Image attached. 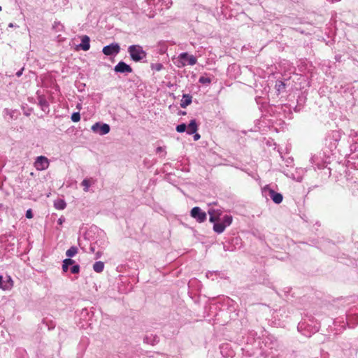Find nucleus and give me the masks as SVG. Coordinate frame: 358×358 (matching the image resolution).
I'll list each match as a JSON object with an SVG mask.
<instances>
[{"label": "nucleus", "instance_id": "3c124183", "mask_svg": "<svg viewBox=\"0 0 358 358\" xmlns=\"http://www.w3.org/2000/svg\"><path fill=\"white\" fill-rule=\"evenodd\" d=\"M3 277L2 275H0V288L2 287V285H3Z\"/></svg>", "mask_w": 358, "mask_h": 358}, {"label": "nucleus", "instance_id": "4d7b16f0", "mask_svg": "<svg viewBox=\"0 0 358 358\" xmlns=\"http://www.w3.org/2000/svg\"><path fill=\"white\" fill-rule=\"evenodd\" d=\"M280 312L285 313V310L284 308H280L279 310H278V313H280Z\"/></svg>", "mask_w": 358, "mask_h": 358}, {"label": "nucleus", "instance_id": "72a5a7b5", "mask_svg": "<svg viewBox=\"0 0 358 358\" xmlns=\"http://www.w3.org/2000/svg\"><path fill=\"white\" fill-rule=\"evenodd\" d=\"M81 185L84 187L83 189H84L85 192H88L89 191V187L90 186V182L88 179H84L82 181Z\"/></svg>", "mask_w": 358, "mask_h": 358}, {"label": "nucleus", "instance_id": "9d476101", "mask_svg": "<svg viewBox=\"0 0 358 358\" xmlns=\"http://www.w3.org/2000/svg\"><path fill=\"white\" fill-rule=\"evenodd\" d=\"M34 166L37 170H45L49 166L48 159L44 156H38L36 159Z\"/></svg>", "mask_w": 358, "mask_h": 358}, {"label": "nucleus", "instance_id": "4be33fe9", "mask_svg": "<svg viewBox=\"0 0 358 358\" xmlns=\"http://www.w3.org/2000/svg\"><path fill=\"white\" fill-rule=\"evenodd\" d=\"M286 87L285 83L282 80H277L275 82V88L278 94L285 90Z\"/></svg>", "mask_w": 358, "mask_h": 358}, {"label": "nucleus", "instance_id": "412c9836", "mask_svg": "<svg viewBox=\"0 0 358 358\" xmlns=\"http://www.w3.org/2000/svg\"><path fill=\"white\" fill-rule=\"evenodd\" d=\"M54 206L57 210H64L66 206V203L63 199H57L55 201Z\"/></svg>", "mask_w": 358, "mask_h": 358}, {"label": "nucleus", "instance_id": "5fc2aeb1", "mask_svg": "<svg viewBox=\"0 0 358 358\" xmlns=\"http://www.w3.org/2000/svg\"><path fill=\"white\" fill-rule=\"evenodd\" d=\"M101 257V252H97L96 253V259H98Z\"/></svg>", "mask_w": 358, "mask_h": 358}, {"label": "nucleus", "instance_id": "09e8293b", "mask_svg": "<svg viewBox=\"0 0 358 358\" xmlns=\"http://www.w3.org/2000/svg\"><path fill=\"white\" fill-rule=\"evenodd\" d=\"M335 59H336L337 62H341V55H336V57H335Z\"/></svg>", "mask_w": 358, "mask_h": 358}, {"label": "nucleus", "instance_id": "423d86ee", "mask_svg": "<svg viewBox=\"0 0 358 358\" xmlns=\"http://www.w3.org/2000/svg\"><path fill=\"white\" fill-rule=\"evenodd\" d=\"M91 129L94 133L103 136L110 132V127L109 124L106 123H101L99 122L94 124L92 126Z\"/></svg>", "mask_w": 358, "mask_h": 358}, {"label": "nucleus", "instance_id": "49530a36", "mask_svg": "<svg viewBox=\"0 0 358 358\" xmlns=\"http://www.w3.org/2000/svg\"><path fill=\"white\" fill-rule=\"evenodd\" d=\"M194 141H198L200 138H201V136L200 134H197L196 132L195 134H194Z\"/></svg>", "mask_w": 358, "mask_h": 358}, {"label": "nucleus", "instance_id": "ddd939ff", "mask_svg": "<svg viewBox=\"0 0 358 358\" xmlns=\"http://www.w3.org/2000/svg\"><path fill=\"white\" fill-rule=\"evenodd\" d=\"M38 105L41 107V110L45 113H48L50 112V105L48 101L46 100L45 96L40 95L38 97Z\"/></svg>", "mask_w": 358, "mask_h": 358}, {"label": "nucleus", "instance_id": "2eb2a0df", "mask_svg": "<svg viewBox=\"0 0 358 358\" xmlns=\"http://www.w3.org/2000/svg\"><path fill=\"white\" fill-rule=\"evenodd\" d=\"M198 130V124L195 119L192 120L188 126H187V134L189 135L194 134Z\"/></svg>", "mask_w": 358, "mask_h": 358}, {"label": "nucleus", "instance_id": "58836bf2", "mask_svg": "<svg viewBox=\"0 0 358 358\" xmlns=\"http://www.w3.org/2000/svg\"><path fill=\"white\" fill-rule=\"evenodd\" d=\"M1 289H3V290H10L12 288L10 287V285L7 283L6 281H3Z\"/></svg>", "mask_w": 358, "mask_h": 358}, {"label": "nucleus", "instance_id": "f257e3e1", "mask_svg": "<svg viewBox=\"0 0 358 358\" xmlns=\"http://www.w3.org/2000/svg\"><path fill=\"white\" fill-rule=\"evenodd\" d=\"M127 52L131 60L134 62H145L147 52L140 45H131L128 47Z\"/></svg>", "mask_w": 358, "mask_h": 358}, {"label": "nucleus", "instance_id": "f03ea898", "mask_svg": "<svg viewBox=\"0 0 358 358\" xmlns=\"http://www.w3.org/2000/svg\"><path fill=\"white\" fill-rule=\"evenodd\" d=\"M196 62L197 59L194 56L189 55L187 52H182L174 63L178 67L181 68L186 65L193 66L196 64Z\"/></svg>", "mask_w": 358, "mask_h": 358}, {"label": "nucleus", "instance_id": "052dcab7", "mask_svg": "<svg viewBox=\"0 0 358 358\" xmlns=\"http://www.w3.org/2000/svg\"><path fill=\"white\" fill-rule=\"evenodd\" d=\"M302 334H303V335H305L306 336H310V335H308L306 332H302Z\"/></svg>", "mask_w": 358, "mask_h": 358}, {"label": "nucleus", "instance_id": "603ef678", "mask_svg": "<svg viewBox=\"0 0 358 358\" xmlns=\"http://www.w3.org/2000/svg\"><path fill=\"white\" fill-rule=\"evenodd\" d=\"M8 27H17L18 26H17V25H16V24H14L13 23H10V24H8Z\"/></svg>", "mask_w": 358, "mask_h": 358}, {"label": "nucleus", "instance_id": "9b49d317", "mask_svg": "<svg viewBox=\"0 0 358 358\" xmlns=\"http://www.w3.org/2000/svg\"><path fill=\"white\" fill-rule=\"evenodd\" d=\"M220 353L224 357H233L235 355V352L229 343H222L220 347Z\"/></svg>", "mask_w": 358, "mask_h": 358}, {"label": "nucleus", "instance_id": "2f4dec72", "mask_svg": "<svg viewBox=\"0 0 358 358\" xmlns=\"http://www.w3.org/2000/svg\"><path fill=\"white\" fill-rule=\"evenodd\" d=\"M52 28L55 29L57 31H61L64 29V26L60 23V22H55Z\"/></svg>", "mask_w": 358, "mask_h": 358}, {"label": "nucleus", "instance_id": "bf43d9fd", "mask_svg": "<svg viewBox=\"0 0 358 358\" xmlns=\"http://www.w3.org/2000/svg\"><path fill=\"white\" fill-rule=\"evenodd\" d=\"M314 328H315V331H317L319 330V327H318L315 326Z\"/></svg>", "mask_w": 358, "mask_h": 358}, {"label": "nucleus", "instance_id": "a878e982", "mask_svg": "<svg viewBox=\"0 0 358 358\" xmlns=\"http://www.w3.org/2000/svg\"><path fill=\"white\" fill-rule=\"evenodd\" d=\"M3 112L7 115H9L11 119H16L17 118V115H15V113H17V110H10L8 108H5Z\"/></svg>", "mask_w": 358, "mask_h": 358}, {"label": "nucleus", "instance_id": "37998d69", "mask_svg": "<svg viewBox=\"0 0 358 358\" xmlns=\"http://www.w3.org/2000/svg\"><path fill=\"white\" fill-rule=\"evenodd\" d=\"M65 222V218L63 216H61L58 220H57V224H59V225H62L63 224V222Z\"/></svg>", "mask_w": 358, "mask_h": 358}, {"label": "nucleus", "instance_id": "7ed1b4c3", "mask_svg": "<svg viewBox=\"0 0 358 358\" xmlns=\"http://www.w3.org/2000/svg\"><path fill=\"white\" fill-rule=\"evenodd\" d=\"M232 220L233 217L231 215H224L221 222L219 221L213 224V231L217 234H222L227 227L231 225Z\"/></svg>", "mask_w": 358, "mask_h": 358}, {"label": "nucleus", "instance_id": "e2e57ef3", "mask_svg": "<svg viewBox=\"0 0 358 358\" xmlns=\"http://www.w3.org/2000/svg\"><path fill=\"white\" fill-rule=\"evenodd\" d=\"M290 177L292 178V179H295V178L293 176V174Z\"/></svg>", "mask_w": 358, "mask_h": 358}, {"label": "nucleus", "instance_id": "6e6d98bb", "mask_svg": "<svg viewBox=\"0 0 358 358\" xmlns=\"http://www.w3.org/2000/svg\"><path fill=\"white\" fill-rule=\"evenodd\" d=\"M294 110L295 112H299L300 111V108H298L297 106H296Z\"/></svg>", "mask_w": 358, "mask_h": 358}, {"label": "nucleus", "instance_id": "f8f14e48", "mask_svg": "<svg viewBox=\"0 0 358 358\" xmlns=\"http://www.w3.org/2000/svg\"><path fill=\"white\" fill-rule=\"evenodd\" d=\"M208 213L210 216L209 221L213 224L219 221H220V216L222 215L221 210H215L213 208H209L208 210Z\"/></svg>", "mask_w": 358, "mask_h": 358}, {"label": "nucleus", "instance_id": "0e129e2a", "mask_svg": "<svg viewBox=\"0 0 358 358\" xmlns=\"http://www.w3.org/2000/svg\"><path fill=\"white\" fill-rule=\"evenodd\" d=\"M1 10H2V7H1V6H0V11H1Z\"/></svg>", "mask_w": 358, "mask_h": 358}, {"label": "nucleus", "instance_id": "f704fd0d", "mask_svg": "<svg viewBox=\"0 0 358 358\" xmlns=\"http://www.w3.org/2000/svg\"><path fill=\"white\" fill-rule=\"evenodd\" d=\"M70 270L71 273L77 274L80 272V266L78 264H73Z\"/></svg>", "mask_w": 358, "mask_h": 358}, {"label": "nucleus", "instance_id": "f3484780", "mask_svg": "<svg viewBox=\"0 0 358 358\" xmlns=\"http://www.w3.org/2000/svg\"><path fill=\"white\" fill-rule=\"evenodd\" d=\"M192 96L189 94H183L182 99L180 102V107L185 108L187 106L191 104Z\"/></svg>", "mask_w": 358, "mask_h": 358}, {"label": "nucleus", "instance_id": "a19ab883", "mask_svg": "<svg viewBox=\"0 0 358 358\" xmlns=\"http://www.w3.org/2000/svg\"><path fill=\"white\" fill-rule=\"evenodd\" d=\"M156 152L160 153V152H164V155H166V151L163 147L159 146L156 148Z\"/></svg>", "mask_w": 358, "mask_h": 358}, {"label": "nucleus", "instance_id": "7c9ffc66", "mask_svg": "<svg viewBox=\"0 0 358 358\" xmlns=\"http://www.w3.org/2000/svg\"><path fill=\"white\" fill-rule=\"evenodd\" d=\"M176 130L178 133H183V132H185V131H187V125H186V124L182 123V124H178L176 126Z\"/></svg>", "mask_w": 358, "mask_h": 358}, {"label": "nucleus", "instance_id": "de8ad7c7", "mask_svg": "<svg viewBox=\"0 0 358 358\" xmlns=\"http://www.w3.org/2000/svg\"><path fill=\"white\" fill-rule=\"evenodd\" d=\"M155 15V13L154 11H150V14L148 15V16L150 17V18H152V17H154Z\"/></svg>", "mask_w": 358, "mask_h": 358}, {"label": "nucleus", "instance_id": "4c0bfd02", "mask_svg": "<svg viewBox=\"0 0 358 358\" xmlns=\"http://www.w3.org/2000/svg\"><path fill=\"white\" fill-rule=\"evenodd\" d=\"M63 263L69 266L71 265H73L75 263V261L71 259L70 257H69V258L64 259Z\"/></svg>", "mask_w": 358, "mask_h": 358}, {"label": "nucleus", "instance_id": "39448f33", "mask_svg": "<svg viewBox=\"0 0 358 358\" xmlns=\"http://www.w3.org/2000/svg\"><path fill=\"white\" fill-rule=\"evenodd\" d=\"M120 52V46L117 43H112L102 49V52L110 57H115Z\"/></svg>", "mask_w": 358, "mask_h": 358}, {"label": "nucleus", "instance_id": "cd10ccee", "mask_svg": "<svg viewBox=\"0 0 358 358\" xmlns=\"http://www.w3.org/2000/svg\"><path fill=\"white\" fill-rule=\"evenodd\" d=\"M257 336V334L255 331L251 330L248 332V336L247 342H252V341L255 340V338Z\"/></svg>", "mask_w": 358, "mask_h": 358}, {"label": "nucleus", "instance_id": "6e6552de", "mask_svg": "<svg viewBox=\"0 0 358 358\" xmlns=\"http://www.w3.org/2000/svg\"><path fill=\"white\" fill-rule=\"evenodd\" d=\"M116 73L128 74L133 72V69L130 65L127 64L123 61L119 62L113 69Z\"/></svg>", "mask_w": 358, "mask_h": 358}, {"label": "nucleus", "instance_id": "20e7f679", "mask_svg": "<svg viewBox=\"0 0 358 358\" xmlns=\"http://www.w3.org/2000/svg\"><path fill=\"white\" fill-rule=\"evenodd\" d=\"M190 216L199 223L204 222L207 219V214L199 206H195L190 210Z\"/></svg>", "mask_w": 358, "mask_h": 358}, {"label": "nucleus", "instance_id": "1a4fd4ad", "mask_svg": "<svg viewBox=\"0 0 358 358\" xmlns=\"http://www.w3.org/2000/svg\"><path fill=\"white\" fill-rule=\"evenodd\" d=\"M346 320L349 328H354L358 325V313L356 312V310H352L346 315Z\"/></svg>", "mask_w": 358, "mask_h": 358}, {"label": "nucleus", "instance_id": "79ce46f5", "mask_svg": "<svg viewBox=\"0 0 358 358\" xmlns=\"http://www.w3.org/2000/svg\"><path fill=\"white\" fill-rule=\"evenodd\" d=\"M6 281L7 282V283L10 285V287L11 288L13 287V281L10 276H8V279Z\"/></svg>", "mask_w": 358, "mask_h": 358}, {"label": "nucleus", "instance_id": "b1692460", "mask_svg": "<svg viewBox=\"0 0 358 358\" xmlns=\"http://www.w3.org/2000/svg\"><path fill=\"white\" fill-rule=\"evenodd\" d=\"M78 252V248L75 246H71L67 251L66 252V255L68 257H73Z\"/></svg>", "mask_w": 358, "mask_h": 358}, {"label": "nucleus", "instance_id": "680f3d73", "mask_svg": "<svg viewBox=\"0 0 358 358\" xmlns=\"http://www.w3.org/2000/svg\"><path fill=\"white\" fill-rule=\"evenodd\" d=\"M181 114H182V115H185V114H186V113H185V112H181Z\"/></svg>", "mask_w": 358, "mask_h": 358}, {"label": "nucleus", "instance_id": "e433bc0d", "mask_svg": "<svg viewBox=\"0 0 358 358\" xmlns=\"http://www.w3.org/2000/svg\"><path fill=\"white\" fill-rule=\"evenodd\" d=\"M306 327L307 324H306L305 322H301L299 323L297 327L298 331L302 332L303 330H304L306 328Z\"/></svg>", "mask_w": 358, "mask_h": 358}, {"label": "nucleus", "instance_id": "4468645a", "mask_svg": "<svg viewBox=\"0 0 358 358\" xmlns=\"http://www.w3.org/2000/svg\"><path fill=\"white\" fill-rule=\"evenodd\" d=\"M78 48L84 51H87L90 48V38L88 36H82L81 43L78 45Z\"/></svg>", "mask_w": 358, "mask_h": 358}, {"label": "nucleus", "instance_id": "a18cd8bd", "mask_svg": "<svg viewBox=\"0 0 358 358\" xmlns=\"http://www.w3.org/2000/svg\"><path fill=\"white\" fill-rule=\"evenodd\" d=\"M69 266L65 264H62V271L63 272H66L68 270H69Z\"/></svg>", "mask_w": 358, "mask_h": 358}, {"label": "nucleus", "instance_id": "c9c22d12", "mask_svg": "<svg viewBox=\"0 0 358 358\" xmlns=\"http://www.w3.org/2000/svg\"><path fill=\"white\" fill-rule=\"evenodd\" d=\"M14 249H15V244L14 243H6L5 244V250L7 252L13 251Z\"/></svg>", "mask_w": 358, "mask_h": 358}, {"label": "nucleus", "instance_id": "473e14b6", "mask_svg": "<svg viewBox=\"0 0 358 358\" xmlns=\"http://www.w3.org/2000/svg\"><path fill=\"white\" fill-rule=\"evenodd\" d=\"M71 120L73 122H78L80 120V114L79 112H74L72 113L71 117Z\"/></svg>", "mask_w": 358, "mask_h": 358}, {"label": "nucleus", "instance_id": "864d4df0", "mask_svg": "<svg viewBox=\"0 0 358 358\" xmlns=\"http://www.w3.org/2000/svg\"><path fill=\"white\" fill-rule=\"evenodd\" d=\"M223 249H224V250L227 251V250H229V247L226 245H224Z\"/></svg>", "mask_w": 358, "mask_h": 358}, {"label": "nucleus", "instance_id": "a211bd4d", "mask_svg": "<svg viewBox=\"0 0 358 358\" xmlns=\"http://www.w3.org/2000/svg\"><path fill=\"white\" fill-rule=\"evenodd\" d=\"M161 1L162 2V4H164V6H166V8H169L171 7V6L172 5L171 0H169L168 1H164V0H145V2L148 5H151L152 2H153V4L155 6H157Z\"/></svg>", "mask_w": 358, "mask_h": 358}, {"label": "nucleus", "instance_id": "aec40b11", "mask_svg": "<svg viewBox=\"0 0 358 358\" xmlns=\"http://www.w3.org/2000/svg\"><path fill=\"white\" fill-rule=\"evenodd\" d=\"M104 268V263L101 261L96 262L93 264V269L96 273H101Z\"/></svg>", "mask_w": 358, "mask_h": 358}, {"label": "nucleus", "instance_id": "6ab92c4d", "mask_svg": "<svg viewBox=\"0 0 358 358\" xmlns=\"http://www.w3.org/2000/svg\"><path fill=\"white\" fill-rule=\"evenodd\" d=\"M310 162L313 164V166H314V165L316 166H314L315 169H322L324 168V164L322 162L320 163L319 162V158L317 157L313 156L310 158Z\"/></svg>", "mask_w": 358, "mask_h": 358}, {"label": "nucleus", "instance_id": "c03bdc74", "mask_svg": "<svg viewBox=\"0 0 358 358\" xmlns=\"http://www.w3.org/2000/svg\"><path fill=\"white\" fill-rule=\"evenodd\" d=\"M24 68H22L20 70L16 72L15 75L17 77H20L23 73Z\"/></svg>", "mask_w": 358, "mask_h": 358}, {"label": "nucleus", "instance_id": "5701e85b", "mask_svg": "<svg viewBox=\"0 0 358 358\" xmlns=\"http://www.w3.org/2000/svg\"><path fill=\"white\" fill-rule=\"evenodd\" d=\"M144 341L147 343L155 345V343H158L159 338L157 336H152V335H151L150 336H146L144 338Z\"/></svg>", "mask_w": 358, "mask_h": 358}, {"label": "nucleus", "instance_id": "8fccbe9b", "mask_svg": "<svg viewBox=\"0 0 358 358\" xmlns=\"http://www.w3.org/2000/svg\"><path fill=\"white\" fill-rule=\"evenodd\" d=\"M90 252H94V251H95V247H94V245H90Z\"/></svg>", "mask_w": 358, "mask_h": 358}, {"label": "nucleus", "instance_id": "c85d7f7f", "mask_svg": "<svg viewBox=\"0 0 358 358\" xmlns=\"http://www.w3.org/2000/svg\"><path fill=\"white\" fill-rule=\"evenodd\" d=\"M221 275V273L220 271H208L206 273V277L208 278H211L213 280H215V278H213L214 275L217 276V275Z\"/></svg>", "mask_w": 358, "mask_h": 358}, {"label": "nucleus", "instance_id": "393cba45", "mask_svg": "<svg viewBox=\"0 0 358 358\" xmlns=\"http://www.w3.org/2000/svg\"><path fill=\"white\" fill-rule=\"evenodd\" d=\"M10 239L12 241H13L15 239V236L11 234H5V235L0 236V242L1 243L8 242Z\"/></svg>", "mask_w": 358, "mask_h": 358}, {"label": "nucleus", "instance_id": "13d9d810", "mask_svg": "<svg viewBox=\"0 0 358 358\" xmlns=\"http://www.w3.org/2000/svg\"><path fill=\"white\" fill-rule=\"evenodd\" d=\"M301 180H302V178H301V177H298V178H296V180H297V181H301Z\"/></svg>", "mask_w": 358, "mask_h": 358}, {"label": "nucleus", "instance_id": "bb28decb", "mask_svg": "<svg viewBox=\"0 0 358 358\" xmlns=\"http://www.w3.org/2000/svg\"><path fill=\"white\" fill-rule=\"evenodd\" d=\"M150 68L153 71H160L164 68V66L161 63H152Z\"/></svg>", "mask_w": 358, "mask_h": 358}, {"label": "nucleus", "instance_id": "c756f323", "mask_svg": "<svg viewBox=\"0 0 358 358\" xmlns=\"http://www.w3.org/2000/svg\"><path fill=\"white\" fill-rule=\"evenodd\" d=\"M199 83L203 85H208L211 83V78L206 76H201Z\"/></svg>", "mask_w": 358, "mask_h": 358}, {"label": "nucleus", "instance_id": "69168bd1", "mask_svg": "<svg viewBox=\"0 0 358 358\" xmlns=\"http://www.w3.org/2000/svg\"><path fill=\"white\" fill-rule=\"evenodd\" d=\"M213 1L217 2V0H213Z\"/></svg>", "mask_w": 358, "mask_h": 358}, {"label": "nucleus", "instance_id": "dca6fc26", "mask_svg": "<svg viewBox=\"0 0 358 358\" xmlns=\"http://www.w3.org/2000/svg\"><path fill=\"white\" fill-rule=\"evenodd\" d=\"M264 343H265V345L270 349L275 348L277 344L275 338L272 336L266 337L264 340Z\"/></svg>", "mask_w": 358, "mask_h": 358}, {"label": "nucleus", "instance_id": "0eeeda50", "mask_svg": "<svg viewBox=\"0 0 358 358\" xmlns=\"http://www.w3.org/2000/svg\"><path fill=\"white\" fill-rule=\"evenodd\" d=\"M263 192L266 195L268 196L272 199V201L276 204H279L282 201V199H283L282 194L280 193L276 192L275 191H274L273 189H272L268 187H266L264 188Z\"/></svg>", "mask_w": 358, "mask_h": 358}, {"label": "nucleus", "instance_id": "ea45409f", "mask_svg": "<svg viewBox=\"0 0 358 358\" xmlns=\"http://www.w3.org/2000/svg\"><path fill=\"white\" fill-rule=\"evenodd\" d=\"M25 216L28 219H31L33 217L34 214L31 209H28L26 212Z\"/></svg>", "mask_w": 358, "mask_h": 358}]
</instances>
